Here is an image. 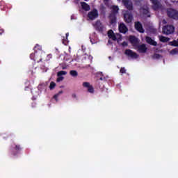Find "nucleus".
Listing matches in <instances>:
<instances>
[{
	"label": "nucleus",
	"mask_w": 178,
	"mask_h": 178,
	"mask_svg": "<svg viewBox=\"0 0 178 178\" xmlns=\"http://www.w3.org/2000/svg\"><path fill=\"white\" fill-rule=\"evenodd\" d=\"M108 38H111L113 41H118V42L122 41V35L119 33H114L112 30L108 31Z\"/></svg>",
	"instance_id": "1"
},
{
	"label": "nucleus",
	"mask_w": 178,
	"mask_h": 178,
	"mask_svg": "<svg viewBox=\"0 0 178 178\" xmlns=\"http://www.w3.org/2000/svg\"><path fill=\"white\" fill-rule=\"evenodd\" d=\"M163 33L167 35L169 34H172V33H175V26L172 25L164 26L163 28Z\"/></svg>",
	"instance_id": "2"
},
{
	"label": "nucleus",
	"mask_w": 178,
	"mask_h": 178,
	"mask_svg": "<svg viewBox=\"0 0 178 178\" xmlns=\"http://www.w3.org/2000/svg\"><path fill=\"white\" fill-rule=\"evenodd\" d=\"M168 15L169 17H172V19H178V12L173 8H169L167 11Z\"/></svg>",
	"instance_id": "3"
},
{
	"label": "nucleus",
	"mask_w": 178,
	"mask_h": 178,
	"mask_svg": "<svg viewBox=\"0 0 178 178\" xmlns=\"http://www.w3.org/2000/svg\"><path fill=\"white\" fill-rule=\"evenodd\" d=\"M97 17H98V10L95 9L90 11L88 14V18L90 20H95Z\"/></svg>",
	"instance_id": "4"
},
{
	"label": "nucleus",
	"mask_w": 178,
	"mask_h": 178,
	"mask_svg": "<svg viewBox=\"0 0 178 178\" xmlns=\"http://www.w3.org/2000/svg\"><path fill=\"white\" fill-rule=\"evenodd\" d=\"M125 55H127V56H130V58H133L134 59H137V58H138V54L137 53H134L130 49L125 51Z\"/></svg>",
	"instance_id": "5"
},
{
	"label": "nucleus",
	"mask_w": 178,
	"mask_h": 178,
	"mask_svg": "<svg viewBox=\"0 0 178 178\" xmlns=\"http://www.w3.org/2000/svg\"><path fill=\"white\" fill-rule=\"evenodd\" d=\"M122 2L124 6H126V8L129 9V10H131V9H133V4L131 3V1H130V0H122Z\"/></svg>",
	"instance_id": "6"
},
{
	"label": "nucleus",
	"mask_w": 178,
	"mask_h": 178,
	"mask_svg": "<svg viewBox=\"0 0 178 178\" xmlns=\"http://www.w3.org/2000/svg\"><path fill=\"white\" fill-rule=\"evenodd\" d=\"M147 45L143 44L138 47V52H140V54H145L147 52Z\"/></svg>",
	"instance_id": "7"
},
{
	"label": "nucleus",
	"mask_w": 178,
	"mask_h": 178,
	"mask_svg": "<svg viewBox=\"0 0 178 178\" xmlns=\"http://www.w3.org/2000/svg\"><path fill=\"white\" fill-rule=\"evenodd\" d=\"M124 21L126 23H131V21L133 20V16L129 13H126L124 15Z\"/></svg>",
	"instance_id": "8"
},
{
	"label": "nucleus",
	"mask_w": 178,
	"mask_h": 178,
	"mask_svg": "<svg viewBox=\"0 0 178 178\" xmlns=\"http://www.w3.org/2000/svg\"><path fill=\"white\" fill-rule=\"evenodd\" d=\"M146 42L147 44H149V45H153L154 47H156L157 43L155 42V40L148 36L146 37Z\"/></svg>",
	"instance_id": "9"
},
{
	"label": "nucleus",
	"mask_w": 178,
	"mask_h": 178,
	"mask_svg": "<svg viewBox=\"0 0 178 178\" xmlns=\"http://www.w3.org/2000/svg\"><path fill=\"white\" fill-rule=\"evenodd\" d=\"M135 29L139 31V33H143L144 29H143V25L140 22L135 23Z\"/></svg>",
	"instance_id": "10"
},
{
	"label": "nucleus",
	"mask_w": 178,
	"mask_h": 178,
	"mask_svg": "<svg viewBox=\"0 0 178 178\" xmlns=\"http://www.w3.org/2000/svg\"><path fill=\"white\" fill-rule=\"evenodd\" d=\"M119 31L120 33L124 34L127 33V27H126V25H124V24H120L119 26Z\"/></svg>",
	"instance_id": "11"
},
{
	"label": "nucleus",
	"mask_w": 178,
	"mask_h": 178,
	"mask_svg": "<svg viewBox=\"0 0 178 178\" xmlns=\"http://www.w3.org/2000/svg\"><path fill=\"white\" fill-rule=\"evenodd\" d=\"M129 41L132 44V45H134V47L137 45V44L138 43V39H137L134 36H130Z\"/></svg>",
	"instance_id": "12"
},
{
	"label": "nucleus",
	"mask_w": 178,
	"mask_h": 178,
	"mask_svg": "<svg viewBox=\"0 0 178 178\" xmlns=\"http://www.w3.org/2000/svg\"><path fill=\"white\" fill-rule=\"evenodd\" d=\"M153 3L154 9H158L159 8V0H150Z\"/></svg>",
	"instance_id": "13"
},
{
	"label": "nucleus",
	"mask_w": 178,
	"mask_h": 178,
	"mask_svg": "<svg viewBox=\"0 0 178 178\" xmlns=\"http://www.w3.org/2000/svg\"><path fill=\"white\" fill-rule=\"evenodd\" d=\"M81 5L82 6V8H83L84 10L88 11L90 10V6L86 3L82 2L81 3Z\"/></svg>",
	"instance_id": "14"
},
{
	"label": "nucleus",
	"mask_w": 178,
	"mask_h": 178,
	"mask_svg": "<svg viewBox=\"0 0 178 178\" xmlns=\"http://www.w3.org/2000/svg\"><path fill=\"white\" fill-rule=\"evenodd\" d=\"M159 38L161 42H168L169 41V38L164 36H159Z\"/></svg>",
	"instance_id": "15"
},
{
	"label": "nucleus",
	"mask_w": 178,
	"mask_h": 178,
	"mask_svg": "<svg viewBox=\"0 0 178 178\" xmlns=\"http://www.w3.org/2000/svg\"><path fill=\"white\" fill-rule=\"evenodd\" d=\"M70 74L72 76V77H77V76H79V73L77 72V71L76 70H71L70 72Z\"/></svg>",
	"instance_id": "16"
},
{
	"label": "nucleus",
	"mask_w": 178,
	"mask_h": 178,
	"mask_svg": "<svg viewBox=\"0 0 178 178\" xmlns=\"http://www.w3.org/2000/svg\"><path fill=\"white\" fill-rule=\"evenodd\" d=\"M111 10L113 13H118V10H119V7H118V6H113L111 7Z\"/></svg>",
	"instance_id": "17"
},
{
	"label": "nucleus",
	"mask_w": 178,
	"mask_h": 178,
	"mask_svg": "<svg viewBox=\"0 0 178 178\" xmlns=\"http://www.w3.org/2000/svg\"><path fill=\"white\" fill-rule=\"evenodd\" d=\"M66 74H67L66 71H60L57 73L58 76H66Z\"/></svg>",
	"instance_id": "18"
},
{
	"label": "nucleus",
	"mask_w": 178,
	"mask_h": 178,
	"mask_svg": "<svg viewBox=\"0 0 178 178\" xmlns=\"http://www.w3.org/2000/svg\"><path fill=\"white\" fill-rule=\"evenodd\" d=\"M110 20H111V24H113L116 23V17H114V15H111L110 16Z\"/></svg>",
	"instance_id": "19"
},
{
	"label": "nucleus",
	"mask_w": 178,
	"mask_h": 178,
	"mask_svg": "<svg viewBox=\"0 0 178 178\" xmlns=\"http://www.w3.org/2000/svg\"><path fill=\"white\" fill-rule=\"evenodd\" d=\"M83 87H84L85 88H87L88 89L90 86H91V84H90V83L88 82H83V84H82Z\"/></svg>",
	"instance_id": "20"
},
{
	"label": "nucleus",
	"mask_w": 178,
	"mask_h": 178,
	"mask_svg": "<svg viewBox=\"0 0 178 178\" xmlns=\"http://www.w3.org/2000/svg\"><path fill=\"white\" fill-rule=\"evenodd\" d=\"M140 12L144 15H147L148 13V8L146 7L145 8H141Z\"/></svg>",
	"instance_id": "21"
},
{
	"label": "nucleus",
	"mask_w": 178,
	"mask_h": 178,
	"mask_svg": "<svg viewBox=\"0 0 178 178\" xmlns=\"http://www.w3.org/2000/svg\"><path fill=\"white\" fill-rule=\"evenodd\" d=\"M55 87H56V83H55V82H51L49 86L50 90H54Z\"/></svg>",
	"instance_id": "22"
},
{
	"label": "nucleus",
	"mask_w": 178,
	"mask_h": 178,
	"mask_svg": "<svg viewBox=\"0 0 178 178\" xmlns=\"http://www.w3.org/2000/svg\"><path fill=\"white\" fill-rule=\"evenodd\" d=\"M161 58V55L158 54H155L152 56L153 59H159Z\"/></svg>",
	"instance_id": "23"
},
{
	"label": "nucleus",
	"mask_w": 178,
	"mask_h": 178,
	"mask_svg": "<svg viewBox=\"0 0 178 178\" xmlns=\"http://www.w3.org/2000/svg\"><path fill=\"white\" fill-rule=\"evenodd\" d=\"M88 92H90L91 94H92L94 92V88L92 87V86L90 85V87L88 88Z\"/></svg>",
	"instance_id": "24"
},
{
	"label": "nucleus",
	"mask_w": 178,
	"mask_h": 178,
	"mask_svg": "<svg viewBox=\"0 0 178 178\" xmlns=\"http://www.w3.org/2000/svg\"><path fill=\"white\" fill-rule=\"evenodd\" d=\"M176 54H178V50H177V49H173V50H172V51H170V54H171V55H176Z\"/></svg>",
	"instance_id": "25"
},
{
	"label": "nucleus",
	"mask_w": 178,
	"mask_h": 178,
	"mask_svg": "<svg viewBox=\"0 0 178 178\" xmlns=\"http://www.w3.org/2000/svg\"><path fill=\"white\" fill-rule=\"evenodd\" d=\"M63 79H65L63 76H58L56 80L57 83H60V81H63Z\"/></svg>",
	"instance_id": "26"
},
{
	"label": "nucleus",
	"mask_w": 178,
	"mask_h": 178,
	"mask_svg": "<svg viewBox=\"0 0 178 178\" xmlns=\"http://www.w3.org/2000/svg\"><path fill=\"white\" fill-rule=\"evenodd\" d=\"M60 94H63V91L61 90L57 95H54L55 99H56V98H58V97H59V95H60Z\"/></svg>",
	"instance_id": "27"
},
{
	"label": "nucleus",
	"mask_w": 178,
	"mask_h": 178,
	"mask_svg": "<svg viewBox=\"0 0 178 178\" xmlns=\"http://www.w3.org/2000/svg\"><path fill=\"white\" fill-rule=\"evenodd\" d=\"M120 73H126V70L124 68H121L120 69Z\"/></svg>",
	"instance_id": "28"
},
{
	"label": "nucleus",
	"mask_w": 178,
	"mask_h": 178,
	"mask_svg": "<svg viewBox=\"0 0 178 178\" xmlns=\"http://www.w3.org/2000/svg\"><path fill=\"white\" fill-rule=\"evenodd\" d=\"M122 46L123 47H127V42H122Z\"/></svg>",
	"instance_id": "29"
},
{
	"label": "nucleus",
	"mask_w": 178,
	"mask_h": 178,
	"mask_svg": "<svg viewBox=\"0 0 178 178\" xmlns=\"http://www.w3.org/2000/svg\"><path fill=\"white\" fill-rule=\"evenodd\" d=\"M3 33V31L0 30V34H2Z\"/></svg>",
	"instance_id": "30"
},
{
	"label": "nucleus",
	"mask_w": 178,
	"mask_h": 178,
	"mask_svg": "<svg viewBox=\"0 0 178 178\" xmlns=\"http://www.w3.org/2000/svg\"><path fill=\"white\" fill-rule=\"evenodd\" d=\"M66 37H69V33H66Z\"/></svg>",
	"instance_id": "31"
},
{
	"label": "nucleus",
	"mask_w": 178,
	"mask_h": 178,
	"mask_svg": "<svg viewBox=\"0 0 178 178\" xmlns=\"http://www.w3.org/2000/svg\"><path fill=\"white\" fill-rule=\"evenodd\" d=\"M90 42H92V44H94V42H92V40H90Z\"/></svg>",
	"instance_id": "32"
},
{
	"label": "nucleus",
	"mask_w": 178,
	"mask_h": 178,
	"mask_svg": "<svg viewBox=\"0 0 178 178\" xmlns=\"http://www.w3.org/2000/svg\"><path fill=\"white\" fill-rule=\"evenodd\" d=\"M163 23H164V24L166 23V21H163Z\"/></svg>",
	"instance_id": "33"
},
{
	"label": "nucleus",
	"mask_w": 178,
	"mask_h": 178,
	"mask_svg": "<svg viewBox=\"0 0 178 178\" xmlns=\"http://www.w3.org/2000/svg\"><path fill=\"white\" fill-rule=\"evenodd\" d=\"M172 2H175V1L172 0Z\"/></svg>",
	"instance_id": "34"
},
{
	"label": "nucleus",
	"mask_w": 178,
	"mask_h": 178,
	"mask_svg": "<svg viewBox=\"0 0 178 178\" xmlns=\"http://www.w3.org/2000/svg\"><path fill=\"white\" fill-rule=\"evenodd\" d=\"M31 56H33V54H31Z\"/></svg>",
	"instance_id": "35"
},
{
	"label": "nucleus",
	"mask_w": 178,
	"mask_h": 178,
	"mask_svg": "<svg viewBox=\"0 0 178 178\" xmlns=\"http://www.w3.org/2000/svg\"><path fill=\"white\" fill-rule=\"evenodd\" d=\"M85 1H87V0H85Z\"/></svg>",
	"instance_id": "36"
}]
</instances>
